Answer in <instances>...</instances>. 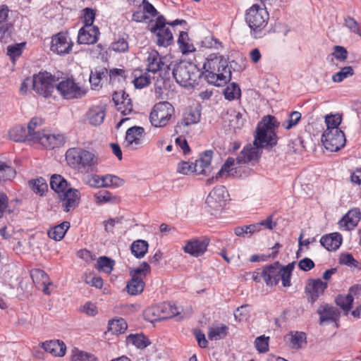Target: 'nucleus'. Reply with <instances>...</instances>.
<instances>
[{
  "mask_svg": "<svg viewBox=\"0 0 361 361\" xmlns=\"http://www.w3.org/2000/svg\"><path fill=\"white\" fill-rule=\"evenodd\" d=\"M279 124L275 116L271 115L264 116L256 128L255 147L250 145L245 147L236 158L237 163L241 164L257 160L261 155L260 149L272 148L276 145L278 137L276 130Z\"/></svg>",
  "mask_w": 361,
  "mask_h": 361,
  "instance_id": "1",
  "label": "nucleus"
},
{
  "mask_svg": "<svg viewBox=\"0 0 361 361\" xmlns=\"http://www.w3.org/2000/svg\"><path fill=\"white\" fill-rule=\"evenodd\" d=\"M202 78L216 86L226 85L231 79V71L227 60L222 55L211 54L203 64Z\"/></svg>",
  "mask_w": 361,
  "mask_h": 361,
  "instance_id": "2",
  "label": "nucleus"
},
{
  "mask_svg": "<svg viewBox=\"0 0 361 361\" xmlns=\"http://www.w3.org/2000/svg\"><path fill=\"white\" fill-rule=\"evenodd\" d=\"M42 124V120L37 117H34L30 121L26 131L28 132L30 141L38 142L48 149L60 147L64 145L66 137L63 135L50 134L44 130L41 132L39 130H37Z\"/></svg>",
  "mask_w": 361,
  "mask_h": 361,
  "instance_id": "3",
  "label": "nucleus"
},
{
  "mask_svg": "<svg viewBox=\"0 0 361 361\" xmlns=\"http://www.w3.org/2000/svg\"><path fill=\"white\" fill-rule=\"evenodd\" d=\"M176 82L183 87H195L202 78V71L192 63L176 64L172 71Z\"/></svg>",
  "mask_w": 361,
  "mask_h": 361,
  "instance_id": "4",
  "label": "nucleus"
},
{
  "mask_svg": "<svg viewBox=\"0 0 361 361\" xmlns=\"http://www.w3.org/2000/svg\"><path fill=\"white\" fill-rule=\"evenodd\" d=\"M269 15L267 7H261L259 4H253L246 11L245 21L250 28L251 35L255 38H260L267 25Z\"/></svg>",
  "mask_w": 361,
  "mask_h": 361,
  "instance_id": "5",
  "label": "nucleus"
},
{
  "mask_svg": "<svg viewBox=\"0 0 361 361\" xmlns=\"http://www.w3.org/2000/svg\"><path fill=\"white\" fill-rule=\"evenodd\" d=\"M58 80L59 78L50 73L47 71L39 72L38 74L33 75L32 79V89L37 94L46 98L49 97L56 89V83Z\"/></svg>",
  "mask_w": 361,
  "mask_h": 361,
  "instance_id": "6",
  "label": "nucleus"
},
{
  "mask_svg": "<svg viewBox=\"0 0 361 361\" xmlns=\"http://www.w3.org/2000/svg\"><path fill=\"white\" fill-rule=\"evenodd\" d=\"M66 160L73 167L87 168L94 166L97 163L95 155L81 148H71L66 153Z\"/></svg>",
  "mask_w": 361,
  "mask_h": 361,
  "instance_id": "7",
  "label": "nucleus"
},
{
  "mask_svg": "<svg viewBox=\"0 0 361 361\" xmlns=\"http://www.w3.org/2000/svg\"><path fill=\"white\" fill-rule=\"evenodd\" d=\"M173 112L174 108L169 102H159L154 105L150 113V122L156 128L164 127L168 123Z\"/></svg>",
  "mask_w": 361,
  "mask_h": 361,
  "instance_id": "8",
  "label": "nucleus"
},
{
  "mask_svg": "<svg viewBox=\"0 0 361 361\" xmlns=\"http://www.w3.org/2000/svg\"><path fill=\"white\" fill-rule=\"evenodd\" d=\"M56 90L65 99H79L85 94V91L75 82L73 78H66L56 82Z\"/></svg>",
  "mask_w": 361,
  "mask_h": 361,
  "instance_id": "9",
  "label": "nucleus"
},
{
  "mask_svg": "<svg viewBox=\"0 0 361 361\" xmlns=\"http://www.w3.org/2000/svg\"><path fill=\"white\" fill-rule=\"evenodd\" d=\"M322 141L327 150L337 152L345 146L346 140L341 130H334V131H324L322 136Z\"/></svg>",
  "mask_w": 361,
  "mask_h": 361,
  "instance_id": "10",
  "label": "nucleus"
},
{
  "mask_svg": "<svg viewBox=\"0 0 361 361\" xmlns=\"http://www.w3.org/2000/svg\"><path fill=\"white\" fill-rule=\"evenodd\" d=\"M63 210L68 212L78 207L80 200V193L78 190L69 188L59 195Z\"/></svg>",
  "mask_w": 361,
  "mask_h": 361,
  "instance_id": "11",
  "label": "nucleus"
},
{
  "mask_svg": "<svg viewBox=\"0 0 361 361\" xmlns=\"http://www.w3.org/2000/svg\"><path fill=\"white\" fill-rule=\"evenodd\" d=\"M326 282H323L320 279H309L305 286V293L308 296V302L313 304L324 294L327 288Z\"/></svg>",
  "mask_w": 361,
  "mask_h": 361,
  "instance_id": "12",
  "label": "nucleus"
},
{
  "mask_svg": "<svg viewBox=\"0 0 361 361\" xmlns=\"http://www.w3.org/2000/svg\"><path fill=\"white\" fill-rule=\"evenodd\" d=\"M227 193V190L224 185L216 186L209 192L205 203L211 209L218 210L225 202Z\"/></svg>",
  "mask_w": 361,
  "mask_h": 361,
  "instance_id": "13",
  "label": "nucleus"
},
{
  "mask_svg": "<svg viewBox=\"0 0 361 361\" xmlns=\"http://www.w3.org/2000/svg\"><path fill=\"white\" fill-rule=\"evenodd\" d=\"M73 43L68 36L59 32L51 38V50L58 54H68L72 49Z\"/></svg>",
  "mask_w": 361,
  "mask_h": 361,
  "instance_id": "14",
  "label": "nucleus"
},
{
  "mask_svg": "<svg viewBox=\"0 0 361 361\" xmlns=\"http://www.w3.org/2000/svg\"><path fill=\"white\" fill-rule=\"evenodd\" d=\"M209 240L208 238H192L188 240L183 247L185 253L194 257L202 255L207 250Z\"/></svg>",
  "mask_w": 361,
  "mask_h": 361,
  "instance_id": "15",
  "label": "nucleus"
},
{
  "mask_svg": "<svg viewBox=\"0 0 361 361\" xmlns=\"http://www.w3.org/2000/svg\"><path fill=\"white\" fill-rule=\"evenodd\" d=\"M214 152L211 149L206 150L200 154L199 158L194 163L195 171L197 174L209 175L212 169L210 168Z\"/></svg>",
  "mask_w": 361,
  "mask_h": 361,
  "instance_id": "16",
  "label": "nucleus"
},
{
  "mask_svg": "<svg viewBox=\"0 0 361 361\" xmlns=\"http://www.w3.org/2000/svg\"><path fill=\"white\" fill-rule=\"evenodd\" d=\"M99 34L97 26H83L79 30L78 42L81 44H93L97 42Z\"/></svg>",
  "mask_w": 361,
  "mask_h": 361,
  "instance_id": "17",
  "label": "nucleus"
},
{
  "mask_svg": "<svg viewBox=\"0 0 361 361\" xmlns=\"http://www.w3.org/2000/svg\"><path fill=\"white\" fill-rule=\"evenodd\" d=\"M317 312L319 315V324L329 322H336L340 317V311L327 303L321 304Z\"/></svg>",
  "mask_w": 361,
  "mask_h": 361,
  "instance_id": "18",
  "label": "nucleus"
},
{
  "mask_svg": "<svg viewBox=\"0 0 361 361\" xmlns=\"http://www.w3.org/2000/svg\"><path fill=\"white\" fill-rule=\"evenodd\" d=\"M148 56L146 59L147 71L153 73H156L164 66V57L161 56L159 53L152 49L147 52Z\"/></svg>",
  "mask_w": 361,
  "mask_h": 361,
  "instance_id": "19",
  "label": "nucleus"
},
{
  "mask_svg": "<svg viewBox=\"0 0 361 361\" xmlns=\"http://www.w3.org/2000/svg\"><path fill=\"white\" fill-rule=\"evenodd\" d=\"M145 133V130L140 126H133L126 131V142L127 146L136 149L137 146L142 143V137Z\"/></svg>",
  "mask_w": 361,
  "mask_h": 361,
  "instance_id": "20",
  "label": "nucleus"
},
{
  "mask_svg": "<svg viewBox=\"0 0 361 361\" xmlns=\"http://www.w3.org/2000/svg\"><path fill=\"white\" fill-rule=\"evenodd\" d=\"M106 116V106L103 105L94 106L90 108L87 113L89 123L94 126L101 125Z\"/></svg>",
  "mask_w": 361,
  "mask_h": 361,
  "instance_id": "21",
  "label": "nucleus"
},
{
  "mask_svg": "<svg viewBox=\"0 0 361 361\" xmlns=\"http://www.w3.org/2000/svg\"><path fill=\"white\" fill-rule=\"evenodd\" d=\"M343 238L338 233H332L323 235L320 239L321 245L329 251H336L342 243Z\"/></svg>",
  "mask_w": 361,
  "mask_h": 361,
  "instance_id": "22",
  "label": "nucleus"
},
{
  "mask_svg": "<svg viewBox=\"0 0 361 361\" xmlns=\"http://www.w3.org/2000/svg\"><path fill=\"white\" fill-rule=\"evenodd\" d=\"M41 347L44 351L59 357L63 356L66 350V345L59 340L47 341L41 343Z\"/></svg>",
  "mask_w": 361,
  "mask_h": 361,
  "instance_id": "23",
  "label": "nucleus"
},
{
  "mask_svg": "<svg viewBox=\"0 0 361 361\" xmlns=\"http://www.w3.org/2000/svg\"><path fill=\"white\" fill-rule=\"evenodd\" d=\"M281 272V264L279 262H275L273 264L267 265L264 267L261 272V276L264 279L265 283L268 286H273V283L271 280L276 278V274Z\"/></svg>",
  "mask_w": 361,
  "mask_h": 361,
  "instance_id": "24",
  "label": "nucleus"
},
{
  "mask_svg": "<svg viewBox=\"0 0 361 361\" xmlns=\"http://www.w3.org/2000/svg\"><path fill=\"white\" fill-rule=\"evenodd\" d=\"M360 212L358 208L350 209L341 220V226H344L346 230L353 229L360 220Z\"/></svg>",
  "mask_w": 361,
  "mask_h": 361,
  "instance_id": "25",
  "label": "nucleus"
},
{
  "mask_svg": "<svg viewBox=\"0 0 361 361\" xmlns=\"http://www.w3.org/2000/svg\"><path fill=\"white\" fill-rule=\"evenodd\" d=\"M50 187L59 195L71 188L68 181L59 174H54L51 176Z\"/></svg>",
  "mask_w": 361,
  "mask_h": 361,
  "instance_id": "26",
  "label": "nucleus"
},
{
  "mask_svg": "<svg viewBox=\"0 0 361 361\" xmlns=\"http://www.w3.org/2000/svg\"><path fill=\"white\" fill-rule=\"evenodd\" d=\"M69 228L70 223L68 221H63L60 224L51 228L47 232L48 236L56 241H60L63 238Z\"/></svg>",
  "mask_w": 361,
  "mask_h": 361,
  "instance_id": "27",
  "label": "nucleus"
},
{
  "mask_svg": "<svg viewBox=\"0 0 361 361\" xmlns=\"http://www.w3.org/2000/svg\"><path fill=\"white\" fill-rule=\"evenodd\" d=\"M152 32L157 37L156 43L158 46L166 47L172 44L173 37L169 28Z\"/></svg>",
  "mask_w": 361,
  "mask_h": 361,
  "instance_id": "28",
  "label": "nucleus"
},
{
  "mask_svg": "<svg viewBox=\"0 0 361 361\" xmlns=\"http://www.w3.org/2000/svg\"><path fill=\"white\" fill-rule=\"evenodd\" d=\"M200 116L201 112L198 107H190L184 113L180 124L188 126L197 123L200 120Z\"/></svg>",
  "mask_w": 361,
  "mask_h": 361,
  "instance_id": "29",
  "label": "nucleus"
},
{
  "mask_svg": "<svg viewBox=\"0 0 361 361\" xmlns=\"http://www.w3.org/2000/svg\"><path fill=\"white\" fill-rule=\"evenodd\" d=\"M8 135L10 138L15 142L30 141L28 132L26 131V128L23 126L13 127L9 130Z\"/></svg>",
  "mask_w": 361,
  "mask_h": 361,
  "instance_id": "30",
  "label": "nucleus"
},
{
  "mask_svg": "<svg viewBox=\"0 0 361 361\" xmlns=\"http://www.w3.org/2000/svg\"><path fill=\"white\" fill-rule=\"evenodd\" d=\"M149 244L145 240H135L130 245L132 254L137 259L142 258L147 252Z\"/></svg>",
  "mask_w": 361,
  "mask_h": 361,
  "instance_id": "31",
  "label": "nucleus"
},
{
  "mask_svg": "<svg viewBox=\"0 0 361 361\" xmlns=\"http://www.w3.org/2000/svg\"><path fill=\"white\" fill-rule=\"evenodd\" d=\"M128 328L126 320L123 318L109 320L108 324V331L112 334H121L126 331Z\"/></svg>",
  "mask_w": 361,
  "mask_h": 361,
  "instance_id": "32",
  "label": "nucleus"
},
{
  "mask_svg": "<svg viewBox=\"0 0 361 361\" xmlns=\"http://www.w3.org/2000/svg\"><path fill=\"white\" fill-rule=\"evenodd\" d=\"M145 283L142 279H136L131 278L127 283L126 288L128 293L131 295L140 294L145 288Z\"/></svg>",
  "mask_w": 361,
  "mask_h": 361,
  "instance_id": "33",
  "label": "nucleus"
},
{
  "mask_svg": "<svg viewBox=\"0 0 361 361\" xmlns=\"http://www.w3.org/2000/svg\"><path fill=\"white\" fill-rule=\"evenodd\" d=\"M126 342L132 343L137 348L143 349L147 347L151 342L143 334H130L127 336Z\"/></svg>",
  "mask_w": 361,
  "mask_h": 361,
  "instance_id": "34",
  "label": "nucleus"
},
{
  "mask_svg": "<svg viewBox=\"0 0 361 361\" xmlns=\"http://www.w3.org/2000/svg\"><path fill=\"white\" fill-rule=\"evenodd\" d=\"M354 301L353 297L350 295H338L335 299L336 304L339 306L347 315L351 310Z\"/></svg>",
  "mask_w": 361,
  "mask_h": 361,
  "instance_id": "35",
  "label": "nucleus"
},
{
  "mask_svg": "<svg viewBox=\"0 0 361 361\" xmlns=\"http://www.w3.org/2000/svg\"><path fill=\"white\" fill-rule=\"evenodd\" d=\"M228 330V326L224 324H222L220 326L212 327L209 329L208 338L212 341L222 339L226 336Z\"/></svg>",
  "mask_w": 361,
  "mask_h": 361,
  "instance_id": "36",
  "label": "nucleus"
},
{
  "mask_svg": "<svg viewBox=\"0 0 361 361\" xmlns=\"http://www.w3.org/2000/svg\"><path fill=\"white\" fill-rule=\"evenodd\" d=\"M108 77V70L106 68H96L92 71L90 76V82L94 88L98 87L101 80Z\"/></svg>",
  "mask_w": 361,
  "mask_h": 361,
  "instance_id": "37",
  "label": "nucleus"
},
{
  "mask_svg": "<svg viewBox=\"0 0 361 361\" xmlns=\"http://www.w3.org/2000/svg\"><path fill=\"white\" fill-rule=\"evenodd\" d=\"M150 271L151 267L149 264L146 262H142L139 267L130 271V275L131 278H135L136 279H142L144 281V278H145Z\"/></svg>",
  "mask_w": 361,
  "mask_h": 361,
  "instance_id": "38",
  "label": "nucleus"
},
{
  "mask_svg": "<svg viewBox=\"0 0 361 361\" xmlns=\"http://www.w3.org/2000/svg\"><path fill=\"white\" fill-rule=\"evenodd\" d=\"M9 10L8 6L2 5L0 7V34L4 35L11 26V23H7Z\"/></svg>",
  "mask_w": 361,
  "mask_h": 361,
  "instance_id": "39",
  "label": "nucleus"
},
{
  "mask_svg": "<svg viewBox=\"0 0 361 361\" xmlns=\"http://www.w3.org/2000/svg\"><path fill=\"white\" fill-rule=\"evenodd\" d=\"M224 95L230 101L240 98L241 90L239 85L235 82L231 83L224 89Z\"/></svg>",
  "mask_w": 361,
  "mask_h": 361,
  "instance_id": "40",
  "label": "nucleus"
},
{
  "mask_svg": "<svg viewBox=\"0 0 361 361\" xmlns=\"http://www.w3.org/2000/svg\"><path fill=\"white\" fill-rule=\"evenodd\" d=\"M339 264L346 265L351 268L361 270V263L356 260L352 254L341 253L338 259Z\"/></svg>",
  "mask_w": 361,
  "mask_h": 361,
  "instance_id": "41",
  "label": "nucleus"
},
{
  "mask_svg": "<svg viewBox=\"0 0 361 361\" xmlns=\"http://www.w3.org/2000/svg\"><path fill=\"white\" fill-rule=\"evenodd\" d=\"M160 312L159 305L146 309L144 312L145 317L150 322H154L164 319V316Z\"/></svg>",
  "mask_w": 361,
  "mask_h": 361,
  "instance_id": "42",
  "label": "nucleus"
},
{
  "mask_svg": "<svg viewBox=\"0 0 361 361\" xmlns=\"http://www.w3.org/2000/svg\"><path fill=\"white\" fill-rule=\"evenodd\" d=\"M114 265V260L107 257L103 256L98 258L95 267L98 270L109 274L113 270Z\"/></svg>",
  "mask_w": 361,
  "mask_h": 361,
  "instance_id": "43",
  "label": "nucleus"
},
{
  "mask_svg": "<svg viewBox=\"0 0 361 361\" xmlns=\"http://www.w3.org/2000/svg\"><path fill=\"white\" fill-rule=\"evenodd\" d=\"M159 307L161 312V314H162V316H164V319L173 317L179 314L178 307L171 303L164 302L159 305Z\"/></svg>",
  "mask_w": 361,
  "mask_h": 361,
  "instance_id": "44",
  "label": "nucleus"
},
{
  "mask_svg": "<svg viewBox=\"0 0 361 361\" xmlns=\"http://www.w3.org/2000/svg\"><path fill=\"white\" fill-rule=\"evenodd\" d=\"M29 185L35 193L39 194L41 196L44 195L48 188V185L45 180L42 178L30 180Z\"/></svg>",
  "mask_w": 361,
  "mask_h": 361,
  "instance_id": "45",
  "label": "nucleus"
},
{
  "mask_svg": "<svg viewBox=\"0 0 361 361\" xmlns=\"http://www.w3.org/2000/svg\"><path fill=\"white\" fill-rule=\"evenodd\" d=\"M341 116L339 114L327 115L325 117V122L326 124V130L325 131H334V130H341L339 125L341 123Z\"/></svg>",
  "mask_w": 361,
  "mask_h": 361,
  "instance_id": "46",
  "label": "nucleus"
},
{
  "mask_svg": "<svg viewBox=\"0 0 361 361\" xmlns=\"http://www.w3.org/2000/svg\"><path fill=\"white\" fill-rule=\"evenodd\" d=\"M295 262L288 264L285 267H281L282 274V284L284 287H289L290 286V277L292 271L294 269Z\"/></svg>",
  "mask_w": 361,
  "mask_h": 361,
  "instance_id": "47",
  "label": "nucleus"
},
{
  "mask_svg": "<svg viewBox=\"0 0 361 361\" xmlns=\"http://www.w3.org/2000/svg\"><path fill=\"white\" fill-rule=\"evenodd\" d=\"M72 361H97V359L92 354L74 348L73 350Z\"/></svg>",
  "mask_w": 361,
  "mask_h": 361,
  "instance_id": "48",
  "label": "nucleus"
},
{
  "mask_svg": "<svg viewBox=\"0 0 361 361\" xmlns=\"http://www.w3.org/2000/svg\"><path fill=\"white\" fill-rule=\"evenodd\" d=\"M354 71L351 66H345L333 75L332 80L335 82H341L344 79L353 75Z\"/></svg>",
  "mask_w": 361,
  "mask_h": 361,
  "instance_id": "49",
  "label": "nucleus"
},
{
  "mask_svg": "<svg viewBox=\"0 0 361 361\" xmlns=\"http://www.w3.org/2000/svg\"><path fill=\"white\" fill-rule=\"evenodd\" d=\"M15 171L6 163L0 161V181L11 180L15 176Z\"/></svg>",
  "mask_w": 361,
  "mask_h": 361,
  "instance_id": "50",
  "label": "nucleus"
},
{
  "mask_svg": "<svg viewBox=\"0 0 361 361\" xmlns=\"http://www.w3.org/2000/svg\"><path fill=\"white\" fill-rule=\"evenodd\" d=\"M188 32L181 31L179 34V37L178 39V44H179V47L181 49L183 54L187 52H190L192 51V45H190L188 42Z\"/></svg>",
  "mask_w": 361,
  "mask_h": 361,
  "instance_id": "51",
  "label": "nucleus"
},
{
  "mask_svg": "<svg viewBox=\"0 0 361 361\" xmlns=\"http://www.w3.org/2000/svg\"><path fill=\"white\" fill-rule=\"evenodd\" d=\"M109 49L116 52H126L129 49L127 39L123 37H119L116 41L111 43Z\"/></svg>",
  "mask_w": 361,
  "mask_h": 361,
  "instance_id": "52",
  "label": "nucleus"
},
{
  "mask_svg": "<svg viewBox=\"0 0 361 361\" xmlns=\"http://www.w3.org/2000/svg\"><path fill=\"white\" fill-rule=\"evenodd\" d=\"M301 118V114L298 111H293L289 115L288 118L285 121L282 126L283 127L286 129L289 130L292 128L293 126H296L299 121Z\"/></svg>",
  "mask_w": 361,
  "mask_h": 361,
  "instance_id": "53",
  "label": "nucleus"
},
{
  "mask_svg": "<svg viewBox=\"0 0 361 361\" xmlns=\"http://www.w3.org/2000/svg\"><path fill=\"white\" fill-rule=\"evenodd\" d=\"M269 337L258 336L255 341V348L259 353H264L269 350Z\"/></svg>",
  "mask_w": 361,
  "mask_h": 361,
  "instance_id": "54",
  "label": "nucleus"
},
{
  "mask_svg": "<svg viewBox=\"0 0 361 361\" xmlns=\"http://www.w3.org/2000/svg\"><path fill=\"white\" fill-rule=\"evenodd\" d=\"M104 188L120 187L124 184V180L114 175L106 174L104 176Z\"/></svg>",
  "mask_w": 361,
  "mask_h": 361,
  "instance_id": "55",
  "label": "nucleus"
},
{
  "mask_svg": "<svg viewBox=\"0 0 361 361\" xmlns=\"http://www.w3.org/2000/svg\"><path fill=\"white\" fill-rule=\"evenodd\" d=\"M257 231H259V226L256 225V224L238 226L234 230L235 234L238 236H241L244 234H252Z\"/></svg>",
  "mask_w": 361,
  "mask_h": 361,
  "instance_id": "56",
  "label": "nucleus"
},
{
  "mask_svg": "<svg viewBox=\"0 0 361 361\" xmlns=\"http://www.w3.org/2000/svg\"><path fill=\"white\" fill-rule=\"evenodd\" d=\"M290 342L293 348L299 349L302 346L303 342L306 343V334L302 331H296L292 335Z\"/></svg>",
  "mask_w": 361,
  "mask_h": 361,
  "instance_id": "57",
  "label": "nucleus"
},
{
  "mask_svg": "<svg viewBox=\"0 0 361 361\" xmlns=\"http://www.w3.org/2000/svg\"><path fill=\"white\" fill-rule=\"evenodd\" d=\"M96 12L91 8H85L83 10L84 26H94L93 23L95 19Z\"/></svg>",
  "mask_w": 361,
  "mask_h": 361,
  "instance_id": "58",
  "label": "nucleus"
},
{
  "mask_svg": "<svg viewBox=\"0 0 361 361\" xmlns=\"http://www.w3.org/2000/svg\"><path fill=\"white\" fill-rule=\"evenodd\" d=\"M151 78L147 73H145L133 80L134 85L136 88L142 89L149 85Z\"/></svg>",
  "mask_w": 361,
  "mask_h": 361,
  "instance_id": "59",
  "label": "nucleus"
},
{
  "mask_svg": "<svg viewBox=\"0 0 361 361\" xmlns=\"http://www.w3.org/2000/svg\"><path fill=\"white\" fill-rule=\"evenodd\" d=\"M6 212L8 214L11 212L8 208V197L5 193L0 192V218H2Z\"/></svg>",
  "mask_w": 361,
  "mask_h": 361,
  "instance_id": "60",
  "label": "nucleus"
},
{
  "mask_svg": "<svg viewBox=\"0 0 361 361\" xmlns=\"http://www.w3.org/2000/svg\"><path fill=\"white\" fill-rule=\"evenodd\" d=\"M94 197L97 200V202L99 204L108 203L110 202L112 200L111 192L107 190L99 191L94 195Z\"/></svg>",
  "mask_w": 361,
  "mask_h": 361,
  "instance_id": "61",
  "label": "nucleus"
},
{
  "mask_svg": "<svg viewBox=\"0 0 361 361\" xmlns=\"http://www.w3.org/2000/svg\"><path fill=\"white\" fill-rule=\"evenodd\" d=\"M332 55L339 61H345L348 58V51L342 46L336 45L334 47Z\"/></svg>",
  "mask_w": 361,
  "mask_h": 361,
  "instance_id": "62",
  "label": "nucleus"
},
{
  "mask_svg": "<svg viewBox=\"0 0 361 361\" xmlns=\"http://www.w3.org/2000/svg\"><path fill=\"white\" fill-rule=\"evenodd\" d=\"M202 46L207 48H214L216 49L222 47L221 42L213 36L205 37L202 41Z\"/></svg>",
  "mask_w": 361,
  "mask_h": 361,
  "instance_id": "63",
  "label": "nucleus"
},
{
  "mask_svg": "<svg viewBox=\"0 0 361 361\" xmlns=\"http://www.w3.org/2000/svg\"><path fill=\"white\" fill-rule=\"evenodd\" d=\"M194 167V163H190L188 161H182L179 163L178 167V172L184 174L188 175L191 173H195Z\"/></svg>",
  "mask_w": 361,
  "mask_h": 361,
  "instance_id": "64",
  "label": "nucleus"
}]
</instances>
